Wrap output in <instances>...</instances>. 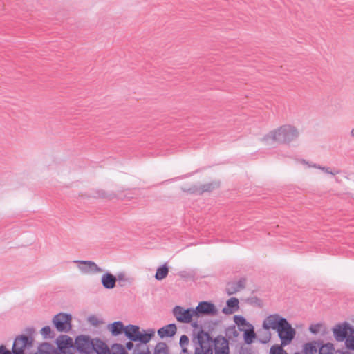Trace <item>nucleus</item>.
<instances>
[{
  "label": "nucleus",
  "instance_id": "obj_1",
  "mask_svg": "<svg viewBox=\"0 0 354 354\" xmlns=\"http://www.w3.org/2000/svg\"><path fill=\"white\" fill-rule=\"evenodd\" d=\"M264 330L272 329L277 330L281 339V346L290 344L295 337L296 330L288 320L279 314H272L268 316L263 322Z\"/></svg>",
  "mask_w": 354,
  "mask_h": 354
},
{
  "label": "nucleus",
  "instance_id": "obj_2",
  "mask_svg": "<svg viewBox=\"0 0 354 354\" xmlns=\"http://www.w3.org/2000/svg\"><path fill=\"white\" fill-rule=\"evenodd\" d=\"M74 349L80 354H111V351L100 338H91L88 335H80L76 336L74 342Z\"/></svg>",
  "mask_w": 354,
  "mask_h": 354
},
{
  "label": "nucleus",
  "instance_id": "obj_3",
  "mask_svg": "<svg viewBox=\"0 0 354 354\" xmlns=\"http://www.w3.org/2000/svg\"><path fill=\"white\" fill-rule=\"evenodd\" d=\"M299 131L295 127L285 124L268 132L264 136L263 140L279 144H289L296 140L299 137Z\"/></svg>",
  "mask_w": 354,
  "mask_h": 354
},
{
  "label": "nucleus",
  "instance_id": "obj_4",
  "mask_svg": "<svg viewBox=\"0 0 354 354\" xmlns=\"http://www.w3.org/2000/svg\"><path fill=\"white\" fill-rule=\"evenodd\" d=\"M198 344L207 343L211 345L214 350L215 354H230L228 339L222 335H218L212 338L209 332L201 329L196 335Z\"/></svg>",
  "mask_w": 354,
  "mask_h": 354
},
{
  "label": "nucleus",
  "instance_id": "obj_5",
  "mask_svg": "<svg viewBox=\"0 0 354 354\" xmlns=\"http://www.w3.org/2000/svg\"><path fill=\"white\" fill-rule=\"evenodd\" d=\"M155 330L147 329L140 330L137 325L128 324L126 326L124 336L130 341L137 342L136 344H147L154 337Z\"/></svg>",
  "mask_w": 354,
  "mask_h": 354
},
{
  "label": "nucleus",
  "instance_id": "obj_6",
  "mask_svg": "<svg viewBox=\"0 0 354 354\" xmlns=\"http://www.w3.org/2000/svg\"><path fill=\"white\" fill-rule=\"evenodd\" d=\"M72 316L69 313H59L53 318V324L59 332L67 333L71 329Z\"/></svg>",
  "mask_w": 354,
  "mask_h": 354
},
{
  "label": "nucleus",
  "instance_id": "obj_7",
  "mask_svg": "<svg viewBox=\"0 0 354 354\" xmlns=\"http://www.w3.org/2000/svg\"><path fill=\"white\" fill-rule=\"evenodd\" d=\"M333 335L336 341L343 342L350 335H354V328L347 322L338 324L333 328Z\"/></svg>",
  "mask_w": 354,
  "mask_h": 354
},
{
  "label": "nucleus",
  "instance_id": "obj_8",
  "mask_svg": "<svg viewBox=\"0 0 354 354\" xmlns=\"http://www.w3.org/2000/svg\"><path fill=\"white\" fill-rule=\"evenodd\" d=\"M173 315L180 323L189 324L192 321V317L195 316L194 308H188L184 309L180 306H176L172 310Z\"/></svg>",
  "mask_w": 354,
  "mask_h": 354
},
{
  "label": "nucleus",
  "instance_id": "obj_9",
  "mask_svg": "<svg viewBox=\"0 0 354 354\" xmlns=\"http://www.w3.org/2000/svg\"><path fill=\"white\" fill-rule=\"evenodd\" d=\"M32 338L30 336L20 335L14 340L12 354H24L25 348L32 346Z\"/></svg>",
  "mask_w": 354,
  "mask_h": 354
},
{
  "label": "nucleus",
  "instance_id": "obj_10",
  "mask_svg": "<svg viewBox=\"0 0 354 354\" xmlns=\"http://www.w3.org/2000/svg\"><path fill=\"white\" fill-rule=\"evenodd\" d=\"M195 317L201 316H215L218 314V310L212 301H200L198 306L194 308Z\"/></svg>",
  "mask_w": 354,
  "mask_h": 354
},
{
  "label": "nucleus",
  "instance_id": "obj_11",
  "mask_svg": "<svg viewBox=\"0 0 354 354\" xmlns=\"http://www.w3.org/2000/svg\"><path fill=\"white\" fill-rule=\"evenodd\" d=\"M219 184L217 183H208L200 185H193L189 187L187 191L192 194H202L204 192H212L215 188L218 187Z\"/></svg>",
  "mask_w": 354,
  "mask_h": 354
},
{
  "label": "nucleus",
  "instance_id": "obj_12",
  "mask_svg": "<svg viewBox=\"0 0 354 354\" xmlns=\"http://www.w3.org/2000/svg\"><path fill=\"white\" fill-rule=\"evenodd\" d=\"M74 262L86 266V267H79L80 269L85 273H100L103 271V270L100 268L95 262L91 261L81 260L75 261Z\"/></svg>",
  "mask_w": 354,
  "mask_h": 354
},
{
  "label": "nucleus",
  "instance_id": "obj_13",
  "mask_svg": "<svg viewBox=\"0 0 354 354\" xmlns=\"http://www.w3.org/2000/svg\"><path fill=\"white\" fill-rule=\"evenodd\" d=\"M246 279L242 277L236 282L228 283L226 288V292L228 295H232L243 290L245 287Z\"/></svg>",
  "mask_w": 354,
  "mask_h": 354
},
{
  "label": "nucleus",
  "instance_id": "obj_14",
  "mask_svg": "<svg viewBox=\"0 0 354 354\" xmlns=\"http://www.w3.org/2000/svg\"><path fill=\"white\" fill-rule=\"evenodd\" d=\"M177 331V327L175 324H167L158 330V335L163 339L165 337H174Z\"/></svg>",
  "mask_w": 354,
  "mask_h": 354
},
{
  "label": "nucleus",
  "instance_id": "obj_15",
  "mask_svg": "<svg viewBox=\"0 0 354 354\" xmlns=\"http://www.w3.org/2000/svg\"><path fill=\"white\" fill-rule=\"evenodd\" d=\"M117 282L116 276L107 272L102 274L101 277V283L106 289H113L115 287Z\"/></svg>",
  "mask_w": 354,
  "mask_h": 354
},
{
  "label": "nucleus",
  "instance_id": "obj_16",
  "mask_svg": "<svg viewBox=\"0 0 354 354\" xmlns=\"http://www.w3.org/2000/svg\"><path fill=\"white\" fill-rule=\"evenodd\" d=\"M239 299L236 297H231L226 301V306L222 309L225 315H231L236 312L239 308Z\"/></svg>",
  "mask_w": 354,
  "mask_h": 354
},
{
  "label": "nucleus",
  "instance_id": "obj_17",
  "mask_svg": "<svg viewBox=\"0 0 354 354\" xmlns=\"http://www.w3.org/2000/svg\"><path fill=\"white\" fill-rule=\"evenodd\" d=\"M56 344L57 348H74L73 339L66 335H59L56 339Z\"/></svg>",
  "mask_w": 354,
  "mask_h": 354
},
{
  "label": "nucleus",
  "instance_id": "obj_18",
  "mask_svg": "<svg viewBox=\"0 0 354 354\" xmlns=\"http://www.w3.org/2000/svg\"><path fill=\"white\" fill-rule=\"evenodd\" d=\"M108 328L113 336H118L122 333L124 334L126 326L121 321H116L108 325Z\"/></svg>",
  "mask_w": 354,
  "mask_h": 354
},
{
  "label": "nucleus",
  "instance_id": "obj_19",
  "mask_svg": "<svg viewBox=\"0 0 354 354\" xmlns=\"http://www.w3.org/2000/svg\"><path fill=\"white\" fill-rule=\"evenodd\" d=\"M234 322L237 326L238 330L239 331H244L246 328H249L252 326V324L248 322L243 316L239 315L234 316Z\"/></svg>",
  "mask_w": 354,
  "mask_h": 354
},
{
  "label": "nucleus",
  "instance_id": "obj_20",
  "mask_svg": "<svg viewBox=\"0 0 354 354\" xmlns=\"http://www.w3.org/2000/svg\"><path fill=\"white\" fill-rule=\"evenodd\" d=\"M243 332L244 342L246 344H251L257 338V335L254 332V328L253 325L249 328H246V329Z\"/></svg>",
  "mask_w": 354,
  "mask_h": 354
},
{
  "label": "nucleus",
  "instance_id": "obj_21",
  "mask_svg": "<svg viewBox=\"0 0 354 354\" xmlns=\"http://www.w3.org/2000/svg\"><path fill=\"white\" fill-rule=\"evenodd\" d=\"M321 341H313L305 343L303 346L304 354H315L317 351V346H319Z\"/></svg>",
  "mask_w": 354,
  "mask_h": 354
},
{
  "label": "nucleus",
  "instance_id": "obj_22",
  "mask_svg": "<svg viewBox=\"0 0 354 354\" xmlns=\"http://www.w3.org/2000/svg\"><path fill=\"white\" fill-rule=\"evenodd\" d=\"M168 273L169 268L167 266V264L165 263L162 266L158 268L155 274V278L158 281L162 280L168 275Z\"/></svg>",
  "mask_w": 354,
  "mask_h": 354
},
{
  "label": "nucleus",
  "instance_id": "obj_23",
  "mask_svg": "<svg viewBox=\"0 0 354 354\" xmlns=\"http://www.w3.org/2000/svg\"><path fill=\"white\" fill-rule=\"evenodd\" d=\"M199 347L195 348L194 354H213V348L207 343L198 344Z\"/></svg>",
  "mask_w": 354,
  "mask_h": 354
},
{
  "label": "nucleus",
  "instance_id": "obj_24",
  "mask_svg": "<svg viewBox=\"0 0 354 354\" xmlns=\"http://www.w3.org/2000/svg\"><path fill=\"white\" fill-rule=\"evenodd\" d=\"M239 330L236 328V325H232L226 328L225 329V335L227 337L228 339L234 340L239 335Z\"/></svg>",
  "mask_w": 354,
  "mask_h": 354
},
{
  "label": "nucleus",
  "instance_id": "obj_25",
  "mask_svg": "<svg viewBox=\"0 0 354 354\" xmlns=\"http://www.w3.org/2000/svg\"><path fill=\"white\" fill-rule=\"evenodd\" d=\"M132 354H151L147 344H136Z\"/></svg>",
  "mask_w": 354,
  "mask_h": 354
},
{
  "label": "nucleus",
  "instance_id": "obj_26",
  "mask_svg": "<svg viewBox=\"0 0 354 354\" xmlns=\"http://www.w3.org/2000/svg\"><path fill=\"white\" fill-rule=\"evenodd\" d=\"M117 281L120 287H124L128 284H131V279L127 277L124 272H119L116 275Z\"/></svg>",
  "mask_w": 354,
  "mask_h": 354
},
{
  "label": "nucleus",
  "instance_id": "obj_27",
  "mask_svg": "<svg viewBox=\"0 0 354 354\" xmlns=\"http://www.w3.org/2000/svg\"><path fill=\"white\" fill-rule=\"evenodd\" d=\"M53 346L50 343H43L38 347L37 351L35 354H52Z\"/></svg>",
  "mask_w": 354,
  "mask_h": 354
},
{
  "label": "nucleus",
  "instance_id": "obj_28",
  "mask_svg": "<svg viewBox=\"0 0 354 354\" xmlns=\"http://www.w3.org/2000/svg\"><path fill=\"white\" fill-rule=\"evenodd\" d=\"M334 346L332 343H326L324 344L322 342L319 344V351L318 354H333Z\"/></svg>",
  "mask_w": 354,
  "mask_h": 354
},
{
  "label": "nucleus",
  "instance_id": "obj_29",
  "mask_svg": "<svg viewBox=\"0 0 354 354\" xmlns=\"http://www.w3.org/2000/svg\"><path fill=\"white\" fill-rule=\"evenodd\" d=\"M302 162H304V163L308 164L309 167H315V168L321 169L323 171H324V172H326L327 174H330L333 175V176L337 174H339V171L338 170H337L335 171H332L329 167H322V166H321L319 165H317V164H315H315L309 163L308 162H306L305 160H303Z\"/></svg>",
  "mask_w": 354,
  "mask_h": 354
},
{
  "label": "nucleus",
  "instance_id": "obj_30",
  "mask_svg": "<svg viewBox=\"0 0 354 354\" xmlns=\"http://www.w3.org/2000/svg\"><path fill=\"white\" fill-rule=\"evenodd\" d=\"M154 354H168V347L165 342H158L154 348Z\"/></svg>",
  "mask_w": 354,
  "mask_h": 354
},
{
  "label": "nucleus",
  "instance_id": "obj_31",
  "mask_svg": "<svg viewBox=\"0 0 354 354\" xmlns=\"http://www.w3.org/2000/svg\"><path fill=\"white\" fill-rule=\"evenodd\" d=\"M41 334L44 338L53 339L55 337V333L51 330L49 326H45L41 329Z\"/></svg>",
  "mask_w": 354,
  "mask_h": 354
},
{
  "label": "nucleus",
  "instance_id": "obj_32",
  "mask_svg": "<svg viewBox=\"0 0 354 354\" xmlns=\"http://www.w3.org/2000/svg\"><path fill=\"white\" fill-rule=\"evenodd\" d=\"M113 351L111 354H128L124 346L120 344H114L112 346Z\"/></svg>",
  "mask_w": 354,
  "mask_h": 354
},
{
  "label": "nucleus",
  "instance_id": "obj_33",
  "mask_svg": "<svg viewBox=\"0 0 354 354\" xmlns=\"http://www.w3.org/2000/svg\"><path fill=\"white\" fill-rule=\"evenodd\" d=\"M283 346L275 344L271 346L270 354H288V353L283 348Z\"/></svg>",
  "mask_w": 354,
  "mask_h": 354
},
{
  "label": "nucleus",
  "instance_id": "obj_34",
  "mask_svg": "<svg viewBox=\"0 0 354 354\" xmlns=\"http://www.w3.org/2000/svg\"><path fill=\"white\" fill-rule=\"evenodd\" d=\"M344 342L347 349L354 351V335H350Z\"/></svg>",
  "mask_w": 354,
  "mask_h": 354
},
{
  "label": "nucleus",
  "instance_id": "obj_35",
  "mask_svg": "<svg viewBox=\"0 0 354 354\" xmlns=\"http://www.w3.org/2000/svg\"><path fill=\"white\" fill-rule=\"evenodd\" d=\"M322 324L320 323H317L315 324H312L309 327V331L313 334H317L320 330Z\"/></svg>",
  "mask_w": 354,
  "mask_h": 354
},
{
  "label": "nucleus",
  "instance_id": "obj_36",
  "mask_svg": "<svg viewBox=\"0 0 354 354\" xmlns=\"http://www.w3.org/2000/svg\"><path fill=\"white\" fill-rule=\"evenodd\" d=\"M189 344V338L187 335H183L180 337L179 344L181 347H183Z\"/></svg>",
  "mask_w": 354,
  "mask_h": 354
},
{
  "label": "nucleus",
  "instance_id": "obj_37",
  "mask_svg": "<svg viewBox=\"0 0 354 354\" xmlns=\"http://www.w3.org/2000/svg\"><path fill=\"white\" fill-rule=\"evenodd\" d=\"M93 196L96 197V198H102L108 197L107 194L104 190H102V189L97 190Z\"/></svg>",
  "mask_w": 354,
  "mask_h": 354
},
{
  "label": "nucleus",
  "instance_id": "obj_38",
  "mask_svg": "<svg viewBox=\"0 0 354 354\" xmlns=\"http://www.w3.org/2000/svg\"><path fill=\"white\" fill-rule=\"evenodd\" d=\"M55 354H73L70 348H57V351L55 353Z\"/></svg>",
  "mask_w": 354,
  "mask_h": 354
},
{
  "label": "nucleus",
  "instance_id": "obj_39",
  "mask_svg": "<svg viewBox=\"0 0 354 354\" xmlns=\"http://www.w3.org/2000/svg\"><path fill=\"white\" fill-rule=\"evenodd\" d=\"M88 321L93 326H97L100 323L98 319L94 315L89 316L88 318Z\"/></svg>",
  "mask_w": 354,
  "mask_h": 354
},
{
  "label": "nucleus",
  "instance_id": "obj_40",
  "mask_svg": "<svg viewBox=\"0 0 354 354\" xmlns=\"http://www.w3.org/2000/svg\"><path fill=\"white\" fill-rule=\"evenodd\" d=\"M249 301H250V304H254L257 306H258L259 307H261L262 306V301H261V300L259 299L257 297H254L252 298L249 299Z\"/></svg>",
  "mask_w": 354,
  "mask_h": 354
},
{
  "label": "nucleus",
  "instance_id": "obj_41",
  "mask_svg": "<svg viewBox=\"0 0 354 354\" xmlns=\"http://www.w3.org/2000/svg\"><path fill=\"white\" fill-rule=\"evenodd\" d=\"M133 342V341H130V340L129 342H127L125 344V346H124L125 349L129 350V351H131L133 348L134 349L136 345H134V344Z\"/></svg>",
  "mask_w": 354,
  "mask_h": 354
},
{
  "label": "nucleus",
  "instance_id": "obj_42",
  "mask_svg": "<svg viewBox=\"0 0 354 354\" xmlns=\"http://www.w3.org/2000/svg\"><path fill=\"white\" fill-rule=\"evenodd\" d=\"M0 354H12L11 351L6 348L4 345L0 346Z\"/></svg>",
  "mask_w": 354,
  "mask_h": 354
},
{
  "label": "nucleus",
  "instance_id": "obj_43",
  "mask_svg": "<svg viewBox=\"0 0 354 354\" xmlns=\"http://www.w3.org/2000/svg\"><path fill=\"white\" fill-rule=\"evenodd\" d=\"M268 335L263 339H260L259 342L262 344H266L268 343L270 339V333L267 331Z\"/></svg>",
  "mask_w": 354,
  "mask_h": 354
},
{
  "label": "nucleus",
  "instance_id": "obj_44",
  "mask_svg": "<svg viewBox=\"0 0 354 354\" xmlns=\"http://www.w3.org/2000/svg\"><path fill=\"white\" fill-rule=\"evenodd\" d=\"M26 331L31 335L32 333H34L35 330L33 328H28L26 329Z\"/></svg>",
  "mask_w": 354,
  "mask_h": 354
},
{
  "label": "nucleus",
  "instance_id": "obj_45",
  "mask_svg": "<svg viewBox=\"0 0 354 354\" xmlns=\"http://www.w3.org/2000/svg\"><path fill=\"white\" fill-rule=\"evenodd\" d=\"M192 326L193 328H196L198 327V323L196 322H194L192 324Z\"/></svg>",
  "mask_w": 354,
  "mask_h": 354
},
{
  "label": "nucleus",
  "instance_id": "obj_46",
  "mask_svg": "<svg viewBox=\"0 0 354 354\" xmlns=\"http://www.w3.org/2000/svg\"><path fill=\"white\" fill-rule=\"evenodd\" d=\"M182 352L184 353H187V349L183 346L182 347Z\"/></svg>",
  "mask_w": 354,
  "mask_h": 354
},
{
  "label": "nucleus",
  "instance_id": "obj_47",
  "mask_svg": "<svg viewBox=\"0 0 354 354\" xmlns=\"http://www.w3.org/2000/svg\"><path fill=\"white\" fill-rule=\"evenodd\" d=\"M350 134L351 137L354 138V128L351 129Z\"/></svg>",
  "mask_w": 354,
  "mask_h": 354
},
{
  "label": "nucleus",
  "instance_id": "obj_48",
  "mask_svg": "<svg viewBox=\"0 0 354 354\" xmlns=\"http://www.w3.org/2000/svg\"><path fill=\"white\" fill-rule=\"evenodd\" d=\"M295 354H300L299 352H296Z\"/></svg>",
  "mask_w": 354,
  "mask_h": 354
}]
</instances>
